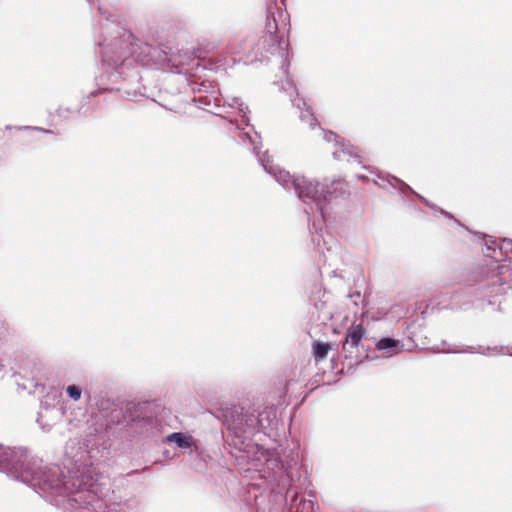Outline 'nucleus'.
Returning <instances> with one entry per match:
<instances>
[{"mask_svg": "<svg viewBox=\"0 0 512 512\" xmlns=\"http://www.w3.org/2000/svg\"><path fill=\"white\" fill-rule=\"evenodd\" d=\"M312 350L315 360L322 361L327 357L331 350V345L321 341H314L312 344Z\"/></svg>", "mask_w": 512, "mask_h": 512, "instance_id": "obj_3", "label": "nucleus"}, {"mask_svg": "<svg viewBox=\"0 0 512 512\" xmlns=\"http://www.w3.org/2000/svg\"><path fill=\"white\" fill-rule=\"evenodd\" d=\"M169 440L177 443L179 447H186L189 445L187 439L183 436L182 433H172L169 436Z\"/></svg>", "mask_w": 512, "mask_h": 512, "instance_id": "obj_5", "label": "nucleus"}, {"mask_svg": "<svg viewBox=\"0 0 512 512\" xmlns=\"http://www.w3.org/2000/svg\"><path fill=\"white\" fill-rule=\"evenodd\" d=\"M366 335V329L362 323H353L347 330L345 344H350L353 348H357L361 340Z\"/></svg>", "mask_w": 512, "mask_h": 512, "instance_id": "obj_2", "label": "nucleus"}, {"mask_svg": "<svg viewBox=\"0 0 512 512\" xmlns=\"http://www.w3.org/2000/svg\"><path fill=\"white\" fill-rule=\"evenodd\" d=\"M67 393L75 401L79 400L81 397V389L76 385L68 386Z\"/></svg>", "mask_w": 512, "mask_h": 512, "instance_id": "obj_6", "label": "nucleus"}, {"mask_svg": "<svg viewBox=\"0 0 512 512\" xmlns=\"http://www.w3.org/2000/svg\"><path fill=\"white\" fill-rule=\"evenodd\" d=\"M264 46L267 48L279 47L281 44V37L279 36V29L277 20L273 13L269 12L265 25L263 35Z\"/></svg>", "mask_w": 512, "mask_h": 512, "instance_id": "obj_1", "label": "nucleus"}, {"mask_svg": "<svg viewBox=\"0 0 512 512\" xmlns=\"http://www.w3.org/2000/svg\"><path fill=\"white\" fill-rule=\"evenodd\" d=\"M396 345H397V342L394 339L382 338L377 342L376 348L378 350H386V349L394 348V347H396Z\"/></svg>", "mask_w": 512, "mask_h": 512, "instance_id": "obj_4", "label": "nucleus"}]
</instances>
